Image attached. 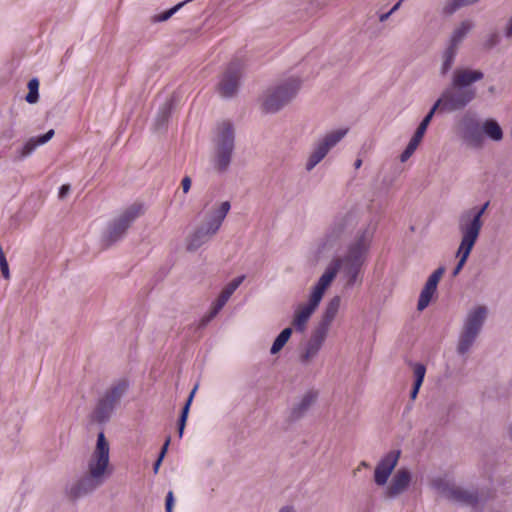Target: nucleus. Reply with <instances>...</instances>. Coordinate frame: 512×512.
Returning <instances> with one entry per match:
<instances>
[{
	"mask_svg": "<svg viewBox=\"0 0 512 512\" xmlns=\"http://www.w3.org/2000/svg\"><path fill=\"white\" fill-rule=\"evenodd\" d=\"M372 238L373 233L368 228L359 230L347 245L346 252L342 256L335 257L328 264L318 281L329 287L337 273L341 271L345 279V287L352 288L368 258Z\"/></svg>",
	"mask_w": 512,
	"mask_h": 512,
	"instance_id": "nucleus-1",
	"label": "nucleus"
},
{
	"mask_svg": "<svg viewBox=\"0 0 512 512\" xmlns=\"http://www.w3.org/2000/svg\"><path fill=\"white\" fill-rule=\"evenodd\" d=\"M484 73L476 69H457L453 72L451 83L433 104L444 112H456L466 108L476 98L473 84L482 80Z\"/></svg>",
	"mask_w": 512,
	"mask_h": 512,
	"instance_id": "nucleus-2",
	"label": "nucleus"
},
{
	"mask_svg": "<svg viewBox=\"0 0 512 512\" xmlns=\"http://www.w3.org/2000/svg\"><path fill=\"white\" fill-rule=\"evenodd\" d=\"M109 464V444L103 431L97 435L96 448L88 463V473L66 486L67 496L75 501L93 493L105 481Z\"/></svg>",
	"mask_w": 512,
	"mask_h": 512,
	"instance_id": "nucleus-3",
	"label": "nucleus"
},
{
	"mask_svg": "<svg viewBox=\"0 0 512 512\" xmlns=\"http://www.w3.org/2000/svg\"><path fill=\"white\" fill-rule=\"evenodd\" d=\"M129 390V382L126 379H120L113 383L98 398L96 406L92 412V419L100 425L108 423L119 405L121 399Z\"/></svg>",
	"mask_w": 512,
	"mask_h": 512,
	"instance_id": "nucleus-4",
	"label": "nucleus"
},
{
	"mask_svg": "<svg viewBox=\"0 0 512 512\" xmlns=\"http://www.w3.org/2000/svg\"><path fill=\"white\" fill-rule=\"evenodd\" d=\"M487 314L488 309L484 305L476 306L468 311L458 339V354L465 355L469 352L484 326Z\"/></svg>",
	"mask_w": 512,
	"mask_h": 512,
	"instance_id": "nucleus-5",
	"label": "nucleus"
},
{
	"mask_svg": "<svg viewBox=\"0 0 512 512\" xmlns=\"http://www.w3.org/2000/svg\"><path fill=\"white\" fill-rule=\"evenodd\" d=\"M235 148L234 129L230 122H224L215 141V152L212 159L214 169L218 173H225L231 164Z\"/></svg>",
	"mask_w": 512,
	"mask_h": 512,
	"instance_id": "nucleus-6",
	"label": "nucleus"
},
{
	"mask_svg": "<svg viewBox=\"0 0 512 512\" xmlns=\"http://www.w3.org/2000/svg\"><path fill=\"white\" fill-rule=\"evenodd\" d=\"M300 87V79L292 77L267 90L263 109L267 113L278 112L297 95Z\"/></svg>",
	"mask_w": 512,
	"mask_h": 512,
	"instance_id": "nucleus-7",
	"label": "nucleus"
},
{
	"mask_svg": "<svg viewBox=\"0 0 512 512\" xmlns=\"http://www.w3.org/2000/svg\"><path fill=\"white\" fill-rule=\"evenodd\" d=\"M141 208V205L133 204L126 208L117 218L109 223L107 230L102 238L105 247H110L125 236L131 224L140 215Z\"/></svg>",
	"mask_w": 512,
	"mask_h": 512,
	"instance_id": "nucleus-8",
	"label": "nucleus"
},
{
	"mask_svg": "<svg viewBox=\"0 0 512 512\" xmlns=\"http://www.w3.org/2000/svg\"><path fill=\"white\" fill-rule=\"evenodd\" d=\"M459 135L463 143L471 149L480 150L484 146L481 122L473 114L466 113L462 116L459 123Z\"/></svg>",
	"mask_w": 512,
	"mask_h": 512,
	"instance_id": "nucleus-9",
	"label": "nucleus"
},
{
	"mask_svg": "<svg viewBox=\"0 0 512 512\" xmlns=\"http://www.w3.org/2000/svg\"><path fill=\"white\" fill-rule=\"evenodd\" d=\"M490 202H485L481 207H472L463 211L459 216L458 229L461 235L477 240L483 225L482 216L489 207Z\"/></svg>",
	"mask_w": 512,
	"mask_h": 512,
	"instance_id": "nucleus-10",
	"label": "nucleus"
},
{
	"mask_svg": "<svg viewBox=\"0 0 512 512\" xmlns=\"http://www.w3.org/2000/svg\"><path fill=\"white\" fill-rule=\"evenodd\" d=\"M347 132L348 129L331 131L315 143L313 151L306 162V170L311 171L314 169L326 157L328 152L346 136Z\"/></svg>",
	"mask_w": 512,
	"mask_h": 512,
	"instance_id": "nucleus-11",
	"label": "nucleus"
},
{
	"mask_svg": "<svg viewBox=\"0 0 512 512\" xmlns=\"http://www.w3.org/2000/svg\"><path fill=\"white\" fill-rule=\"evenodd\" d=\"M242 78V64L239 60H233L224 71L219 84V93L224 98H232L236 95Z\"/></svg>",
	"mask_w": 512,
	"mask_h": 512,
	"instance_id": "nucleus-12",
	"label": "nucleus"
},
{
	"mask_svg": "<svg viewBox=\"0 0 512 512\" xmlns=\"http://www.w3.org/2000/svg\"><path fill=\"white\" fill-rule=\"evenodd\" d=\"M437 488L447 499L463 506L476 507L480 500L476 489L468 490L444 482L439 483Z\"/></svg>",
	"mask_w": 512,
	"mask_h": 512,
	"instance_id": "nucleus-13",
	"label": "nucleus"
},
{
	"mask_svg": "<svg viewBox=\"0 0 512 512\" xmlns=\"http://www.w3.org/2000/svg\"><path fill=\"white\" fill-rule=\"evenodd\" d=\"M400 455V450H391L380 459L374 471V482L378 486H384L387 483L398 463Z\"/></svg>",
	"mask_w": 512,
	"mask_h": 512,
	"instance_id": "nucleus-14",
	"label": "nucleus"
},
{
	"mask_svg": "<svg viewBox=\"0 0 512 512\" xmlns=\"http://www.w3.org/2000/svg\"><path fill=\"white\" fill-rule=\"evenodd\" d=\"M354 218L350 214L337 217L327 232V242L333 245L339 240L346 238L354 229Z\"/></svg>",
	"mask_w": 512,
	"mask_h": 512,
	"instance_id": "nucleus-15",
	"label": "nucleus"
},
{
	"mask_svg": "<svg viewBox=\"0 0 512 512\" xmlns=\"http://www.w3.org/2000/svg\"><path fill=\"white\" fill-rule=\"evenodd\" d=\"M412 473L407 468H400L392 477L390 484L385 489L384 495L388 499H395L403 494L410 486Z\"/></svg>",
	"mask_w": 512,
	"mask_h": 512,
	"instance_id": "nucleus-16",
	"label": "nucleus"
},
{
	"mask_svg": "<svg viewBox=\"0 0 512 512\" xmlns=\"http://www.w3.org/2000/svg\"><path fill=\"white\" fill-rule=\"evenodd\" d=\"M327 335V331L317 326L315 327L309 340L306 343L304 352L300 354L299 360L302 365H306L311 359L317 356L325 342Z\"/></svg>",
	"mask_w": 512,
	"mask_h": 512,
	"instance_id": "nucleus-17",
	"label": "nucleus"
},
{
	"mask_svg": "<svg viewBox=\"0 0 512 512\" xmlns=\"http://www.w3.org/2000/svg\"><path fill=\"white\" fill-rule=\"evenodd\" d=\"M444 273L445 267L440 266L428 277L418 298L417 309L419 311L424 310L429 305L434 293L437 290L438 283Z\"/></svg>",
	"mask_w": 512,
	"mask_h": 512,
	"instance_id": "nucleus-18",
	"label": "nucleus"
},
{
	"mask_svg": "<svg viewBox=\"0 0 512 512\" xmlns=\"http://www.w3.org/2000/svg\"><path fill=\"white\" fill-rule=\"evenodd\" d=\"M54 134V130L50 129L42 135L31 137L16 151L14 161H22L23 159L29 157L38 146L44 145L50 141Z\"/></svg>",
	"mask_w": 512,
	"mask_h": 512,
	"instance_id": "nucleus-19",
	"label": "nucleus"
},
{
	"mask_svg": "<svg viewBox=\"0 0 512 512\" xmlns=\"http://www.w3.org/2000/svg\"><path fill=\"white\" fill-rule=\"evenodd\" d=\"M317 393L314 391H308L303 395L301 400L295 404L290 412L289 420L291 422H296L303 418L313 403L316 401Z\"/></svg>",
	"mask_w": 512,
	"mask_h": 512,
	"instance_id": "nucleus-20",
	"label": "nucleus"
},
{
	"mask_svg": "<svg viewBox=\"0 0 512 512\" xmlns=\"http://www.w3.org/2000/svg\"><path fill=\"white\" fill-rule=\"evenodd\" d=\"M461 242L457 251L456 256L459 258L458 263L454 267L452 271V276H457L461 270L463 269L465 263L467 262L469 255L476 243L477 240L467 237L465 235H461Z\"/></svg>",
	"mask_w": 512,
	"mask_h": 512,
	"instance_id": "nucleus-21",
	"label": "nucleus"
},
{
	"mask_svg": "<svg viewBox=\"0 0 512 512\" xmlns=\"http://www.w3.org/2000/svg\"><path fill=\"white\" fill-rule=\"evenodd\" d=\"M215 233L216 232H212L211 224L209 222H207L203 226H200L190 236L188 244H187V250L190 252H194V251L198 250Z\"/></svg>",
	"mask_w": 512,
	"mask_h": 512,
	"instance_id": "nucleus-22",
	"label": "nucleus"
},
{
	"mask_svg": "<svg viewBox=\"0 0 512 512\" xmlns=\"http://www.w3.org/2000/svg\"><path fill=\"white\" fill-rule=\"evenodd\" d=\"M341 304L340 296H334L326 305L325 310L322 314L320 321L317 324V327L329 331L330 325L334 318L336 317Z\"/></svg>",
	"mask_w": 512,
	"mask_h": 512,
	"instance_id": "nucleus-23",
	"label": "nucleus"
},
{
	"mask_svg": "<svg viewBox=\"0 0 512 512\" xmlns=\"http://www.w3.org/2000/svg\"><path fill=\"white\" fill-rule=\"evenodd\" d=\"M176 96L172 95L158 110L155 118V129L161 131L166 128L169 118L171 116L172 109L175 105Z\"/></svg>",
	"mask_w": 512,
	"mask_h": 512,
	"instance_id": "nucleus-24",
	"label": "nucleus"
},
{
	"mask_svg": "<svg viewBox=\"0 0 512 512\" xmlns=\"http://www.w3.org/2000/svg\"><path fill=\"white\" fill-rule=\"evenodd\" d=\"M317 308V306L308 302L296 311L293 319V325L297 332H303L305 330L306 323Z\"/></svg>",
	"mask_w": 512,
	"mask_h": 512,
	"instance_id": "nucleus-25",
	"label": "nucleus"
},
{
	"mask_svg": "<svg viewBox=\"0 0 512 512\" xmlns=\"http://www.w3.org/2000/svg\"><path fill=\"white\" fill-rule=\"evenodd\" d=\"M482 135L488 139L499 142L503 139V130L494 118H487L481 123Z\"/></svg>",
	"mask_w": 512,
	"mask_h": 512,
	"instance_id": "nucleus-26",
	"label": "nucleus"
},
{
	"mask_svg": "<svg viewBox=\"0 0 512 512\" xmlns=\"http://www.w3.org/2000/svg\"><path fill=\"white\" fill-rule=\"evenodd\" d=\"M245 280V275H240L236 278H234L230 283H228L224 289L221 291L220 295L218 296L217 300L214 302V304L217 306L218 309H222L231 295L235 292V290L242 284V282Z\"/></svg>",
	"mask_w": 512,
	"mask_h": 512,
	"instance_id": "nucleus-27",
	"label": "nucleus"
},
{
	"mask_svg": "<svg viewBox=\"0 0 512 512\" xmlns=\"http://www.w3.org/2000/svg\"><path fill=\"white\" fill-rule=\"evenodd\" d=\"M197 389H198V385H195L194 388L190 391V393L181 409V413L179 415L178 423H177L178 434H179L180 438L183 436L184 429H185L186 422H187L188 415H189V411H190V407L193 402V399H194Z\"/></svg>",
	"mask_w": 512,
	"mask_h": 512,
	"instance_id": "nucleus-28",
	"label": "nucleus"
},
{
	"mask_svg": "<svg viewBox=\"0 0 512 512\" xmlns=\"http://www.w3.org/2000/svg\"><path fill=\"white\" fill-rule=\"evenodd\" d=\"M472 26L473 24L470 20L462 21L452 32L449 45L458 49L459 44L467 36L469 31L472 29Z\"/></svg>",
	"mask_w": 512,
	"mask_h": 512,
	"instance_id": "nucleus-29",
	"label": "nucleus"
},
{
	"mask_svg": "<svg viewBox=\"0 0 512 512\" xmlns=\"http://www.w3.org/2000/svg\"><path fill=\"white\" fill-rule=\"evenodd\" d=\"M231 208L230 202L224 201L221 203L220 207L214 213L213 217L208 221L211 224L212 232H217L226 217L227 213Z\"/></svg>",
	"mask_w": 512,
	"mask_h": 512,
	"instance_id": "nucleus-30",
	"label": "nucleus"
},
{
	"mask_svg": "<svg viewBox=\"0 0 512 512\" xmlns=\"http://www.w3.org/2000/svg\"><path fill=\"white\" fill-rule=\"evenodd\" d=\"M293 333V330L291 327L284 328L274 339L272 346L270 348V353L272 355L277 354L282 350V348L286 345L288 340L290 339L291 335Z\"/></svg>",
	"mask_w": 512,
	"mask_h": 512,
	"instance_id": "nucleus-31",
	"label": "nucleus"
},
{
	"mask_svg": "<svg viewBox=\"0 0 512 512\" xmlns=\"http://www.w3.org/2000/svg\"><path fill=\"white\" fill-rule=\"evenodd\" d=\"M436 111H437V109L433 105L430 108V110L428 111V113L424 116V118L420 122L419 126L417 127L414 135L412 136L413 139H415L418 142L422 141V139L424 137V134H425V132L427 130V127L429 126V124H430L432 118L434 117Z\"/></svg>",
	"mask_w": 512,
	"mask_h": 512,
	"instance_id": "nucleus-32",
	"label": "nucleus"
},
{
	"mask_svg": "<svg viewBox=\"0 0 512 512\" xmlns=\"http://www.w3.org/2000/svg\"><path fill=\"white\" fill-rule=\"evenodd\" d=\"M479 0H448L443 7V12L446 15H452L462 7L473 5Z\"/></svg>",
	"mask_w": 512,
	"mask_h": 512,
	"instance_id": "nucleus-33",
	"label": "nucleus"
},
{
	"mask_svg": "<svg viewBox=\"0 0 512 512\" xmlns=\"http://www.w3.org/2000/svg\"><path fill=\"white\" fill-rule=\"evenodd\" d=\"M456 54H457V48H455V47H452L449 45L445 49V51L443 53V63L441 66V74L442 75L447 74L448 71L451 69V67L454 63Z\"/></svg>",
	"mask_w": 512,
	"mask_h": 512,
	"instance_id": "nucleus-34",
	"label": "nucleus"
},
{
	"mask_svg": "<svg viewBox=\"0 0 512 512\" xmlns=\"http://www.w3.org/2000/svg\"><path fill=\"white\" fill-rule=\"evenodd\" d=\"M28 93L25 96V100L29 104H35L39 101V80L32 78L28 82Z\"/></svg>",
	"mask_w": 512,
	"mask_h": 512,
	"instance_id": "nucleus-35",
	"label": "nucleus"
},
{
	"mask_svg": "<svg viewBox=\"0 0 512 512\" xmlns=\"http://www.w3.org/2000/svg\"><path fill=\"white\" fill-rule=\"evenodd\" d=\"M327 288L328 287L317 281L312 288L308 302L318 307Z\"/></svg>",
	"mask_w": 512,
	"mask_h": 512,
	"instance_id": "nucleus-36",
	"label": "nucleus"
},
{
	"mask_svg": "<svg viewBox=\"0 0 512 512\" xmlns=\"http://www.w3.org/2000/svg\"><path fill=\"white\" fill-rule=\"evenodd\" d=\"M420 142L416 141L415 139L411 138L408 145L404 149V151L400 155V161L406 162L415 152Z\"/></svg>",
	"mask_w": 512,
	"mask_h": 512,
	"instance_id": "nucleus-37",
	"label": "nucleus"
},
{
	"mask_svg": "<svg viewBox=\"0 0 512 512\" xmlns=\"http://www.w3.org/2000/svg\"><path fill=\"white\" fill-rule=\"evenodd\" d=\"M426 374V367L422 363L414 364V383L422 385Z\"/></svg>",
	"mask_w": 512,
	"mask_h": 512,
	"instance_id": "nucleus-38",
	"label": "nucleus"
},
{
	"mask_svg": "<svg viewBox=\"0 0 512 512\" xmlns=\"http://www.w3.org/2000/svg\"><path fill=\"white\" fill-rule=\"evenodd\" d=\"M500 43V35L498 32L494 31L487 35L484 40L483 47L487 50H490L497 46Z\"/></svg>",
	"mask_w": 512,
	"mask_h": 512,
	"instance_id": "nucleus-39",
	"label": "nucleus"
},
{
	"mask_svg": "<svg viewBox=\"0 0 512 512\" xmlns=\"http://www.w3.org/2000/svg\"><path fill=\"white\" fill-rule=\"evenodd\" d=\"M14 123H11L10 125L3 127L0 132V140L1 141H11L16 137V131L14 127Z\"/></svg>",
	"mask_w": 512,
	"mask_h": 512,
	"instance_id": "nucleus-40",
	"label": "nucleus"
},
{
	"mask_svg": "<svg viewBox=\"0 0 512 512\" xmlns=\"http://www.w3.org/2000/svg\"><path fill=\"white\" fill-rule=\"evenodd\" d=\"M220 310L221 309H218L217 306L213 304V307L210 310V312L201 318L199 322V328L202 329L206 327L217 316Z\"/></svg>",
	"mask_w": 512,
	"mask_h": 512,
	"instance_id": "nucleus-41",
	"label": "nucleus"
},
{
	"mask_svg": "<svg viewBox=\"0 0 512 512\" xmlns=\"http://www.w3.org/2000/svg\"><path fill=\"white\" fill-rule=\"evenodd\" d=\"M175 504V497L173 491H168L166 498H165V511L166 512H173Z\"/></svg>",
	"mask_w": 512,
	"mask_h": 512,
	"instance_id": "nucleus-42",
	"label": "nucleus"
},
{
	"mask_svg": "<svg viewBox=\"0 0 512 512\" xmlns=\"http://www.w3.org/2000/svg\"><path fill=\"white\" fill-rule=\"evenodd\" d=\"M71 187L69 184H63L59 188L58 197L64 199L70 193Z\"/></svg>",
	"mask_w": 512,
	"mask_h": 512,
	"instance_id": "nucleus-43",
	"label": "nucleus"
},
{
	"mask_svg": "<svg viewBox=\"0 0 512 512\" xmlns=\"http://www.w3.org/2000/svg\"><path fill=\"white\" fill-rule=\"evenodd\" d=\"M191 178L189 176H185L182 181H181V185H182V189H183V192L184 193H188L190 188H191Z\"/></svg>",
	"mask_w": 512,
	"mask_h": 512,
	"instance_id": "nucleus-44",
	"label": "nucleus"
},
{
	"mask_svg": "<svg viewBox=\"0 0 512 512\" xmlns=\"http://www.w3.org/2000/svg\"><path fill=\"white\" fill-rule=\"evenodd\" d=\"M169 444H170V437H168L165 440L164 444L162 445L161 450H160L159 455H158V458H161L162 460L165 458V455H166V453L168 451Z\"/></svg>",
	"mask_w": 512,
	"mask_h": 512,
	"instance_id": "nucleus-45",
	"label": "nucleus"
},
{
	"mask_svg": "<svg viewBox=\"0 0 512 512\" xmlns=\"http://www.w3.org/2000/svg\"><path fill=\"white\" fill-rule=\"evenodd\" d=\"M504 36L508 39L512 38V15L510 16L506 29L504 31Z\"/></svg>",
	"mask_w": 512,
	"mask_h": 512,
	"instance_id": "nucleus-46",
	"label": "nucleus"
},
{
	"mask_svg": "<svg viewBox=\"0 0 512 512\" xmlns=\"http://www.w3.org/2000/svg\"><path fill=\"white\" fill-rule=\"evenodd\" d=\"M421 386L422 385H417V384L413 383V387H412V389L410 391V398H411V400H415L416 399Z\"/></svg>",
	"mask_w": 512,
	"mask_h": 512,
	"instance_id": "nucleus-47",
	"label": "nucleus"
},
{
	"mask_svg": "<svg viewBox=\"0 0 512 512\" xmlns=\"http://www.w3.org/2000/svg\"><path fill=\"white\" fill-rule=\"evenodd\" d=\"M162 462H163V460L161 458L157 457L156 461L153 464V472H154V474L158 473L159 468H160Z\"/></svg>",
	"mask_w": 512,
	"mask_h": 512,
	"instance_id": "nucleus-48",
	"label": "nucleus"
},
{
	"mask_svg": "<svg viewBox=\"0 0 512 512\" xmlns=\"http://www.w3.org/2000/svg\"><path fill=\"white\" fill-rule=\"evenodd\" d=\"M390 15H392V14L390 13V11H388L387 13H383V14H381V15L379 16V20H380V22H384V21H386V20L390 17Z\"/></svg>",
	"mask_w": 512,
	"mask_h": 512,
	"instance_id": "nucleus-49",
	"label": "nucleus"
},
{
	"mask_svg": "<svg viewBox=\"0 0 512 512\" xmlns=\"http://www.w3.org/2000/svg\"><path fill=\"white\" fill-rule=\"evenodd\" d=\"M402 1L403 0H399L396 4H394V6L389 10L391 14H393L395 11H397L399 9Z\"/></svg>",
	"mask_w": 512,
	"mask_h": 512,
	"instance_id": "nucleus-50",
	"label": "nucleus"
},
{
	"mask_svg": "<svg viewBox=\"0 0 512 512\" xmlns=\"http://www.w3.org/2000/svg\"><path fill=\"white\" fill-rule=\"evenodd\" d=\"M278 512H295L292 506H284Z\"/></svg>",
	"mask_w": 512,
	"mask_h": 512,
	"instance_id": "nucleus-51",
	"label": "nucleus"
},
{
	"mask_svg": "<svg viewBox=\"0 0 512 512\" xmlns=\"http://www.w3.org/2000/svg\"><path fill=\"white\" fill-rule=\"evenodd\" d=\"M361 164H362V160L361 159H357L355 161V163H354V166H355L356 169H358V168H360Z\"/></svg>",
	"mask_w": 512,
	"mask_h": 512,
	"instance_id": "nucleus-52",
	"label": "nucleus"
},
{
	"mask_svg": "<svg viewBox=\"0 0 512 512\" xmlns=\"http://www.w3.org/2000/svg\"><path fill=\"white\" fill-rule=\"evenodd\" d=\"M509 436H510V438L512 440V424L509 427Z\"/></svg>",
	"mask_w": 512,
	"mask_h": 512,
	"instance_id": "nucleus-53",
	"label": "nucleus"
},
{
	"mask_svg": "<svg viewBox=\"0 0 512 512\" xmlns=\"http://www.w3.org/2000/svg\"><path fill=\"white\" fill-rule=\"evenodd\" d=\"M361 465H362V467H367L368 466V464L365 461H362Z\"/></svg>",
	"mask_w": 512,
	"mask_h": 512,
	"instance_id": "nucleus-54",
	"label": "nucleus"
},
{
	"mask_svg": "<svg viewBox=\"0 0 512 512\" xmlns=\"http://www.w3.org/2000/svg\"><path fill=\"white\" fill-rule=\"evenodd\" d=\"M489 91H490V92H493V91H494V87H493V86H492V87H490V88H489Z\"/></svg>",
	"mask_w": 512,
	"mask_h": 512,
	"instance_id": "nucleus-55",
	"label": "nucleus"
}]
</instances>
